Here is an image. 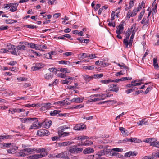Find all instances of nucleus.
Masks as SVG:
<instances>
[{
  "label": "nucleus",
  "mask_w": 159,
  "mask_h": 159,
  "mask_svg": "<svg viewBox=\"0 0 159 159\" xmlns=\"http://www.w3.org/2000/svg\"><path fill=\"white\" fill-rule=\"evenodd\" d=\"M134 2H133L132 1H130L129 3V5L128 7V9H130L134 5Z\"/></svg>",
  "instance_id": "5fc2aeb1"
},
{
  "label": "nucleus",
  "mask_w": 159,
  "mask_h": 159,
  "mask_svg": "<svg viewBox=\"0 0 159 159\" xmlns=\"http://www.w3.org/2000/svg\"><path fill=\"white\" fill-rule=\"evenodd\" d=\"M134 16L132 12L130 11H129L127 13V17L128 18V19H129L131 17Z\"/></svg>",
  "instance_id": "a18cd8bd"
},
{
  "label": "nucleus",
  "mask_w": 159,
  "mask_h": 159,
  "mask_svg": "<svg viewBox=\"0 0 159 159\" xmlns=\"http://www.w3.org/2000/svg\"><path fill=\"white\" fill-rule=\"evenodd\" d=\"M109 152V151H107L105 150H103L98 152L95 155V157L96 159L99 158V157H101V156L107 154Z\"/></svg>",
  "instance_id": "39448f33"
},
{
  "label": "nucleus",
  "mask_w": 159,
  "mask_h": 159,
  "mask_svg": "<svg viewBox=\"0 0 159 159\" xmlns=\"http://www.w3.org/2000/svg\"><path fill=\"white\" fill-rule=\"evenodd\" d=\"M152 138H146L143 141L147 143H150L152 141Z\"/></svg>",
  "instance_id": "de8ad7c7"
},
{
  "label": "nucleus",
  "mask_w": 159,
  "mask_h": 159,
  "mask_svg": "<svg viewBox=\"0 0 159 159\" xmlns=\"http://www.w3.org/2000/svg\"><path fill=\"white\" fill-rule=\"evenodd\" d=\"M141 23L143 24V26L145 25L148 26V25L149 24V19L147 20L146 17H143L141 21Z\"/></svg>",
  "instance_id": "aec40b11"
},
{
  "label": "nucleus",
  "mask_w": 159,
  "mask_h": 159,
  "mask_svg": "<svg viewBox=\"0 0 159 159\" xmlns=\"http://www.w3.org/2000/svg\"><path fill=\"white\" fill-rule=\"evenodd\" d=\"M137 124L139 126H142L144 125H147L148 122L146 120V119H143L141 121L137 122Z\"/></svg>",
  "instance_id": "4be33fe9"
},
{
  "label": "nucleus",
  "mask_w": 159,
  "mask_h": 159,
  "mask_svg": "<svg viewBox=\"0 0 159 159\" xmlns=\"http://www.w3.org/2000/svg\"><path fill=\"white\" fill-rule=\"evenodd\" d=\"M17 64V62L16 61H13L10 62L8 64L11 66H13Z\"/></svg>",
  "instance_id": "6e6d98bb"
},
{
  "label": "nucleus",
  "mask_w": 159,
  "mask_h": 159,
  "mask_svg": "<svg viewBox=\"0 0 159 159\" xmlns=\"http://www.w3.org/2000/svg\"><path fill=\"white\" fill-rule=\"evenodd\" d=\"M43 125L46 129L48 128L52 125V121L51 120L45 121L43 123Z\"/></svg>",
  "instance_id": "6ab92c4d"
},
{
  "label": "nucleus",
  "mask_w": 159,
  "mask_h": 159,
  "mask_svg": "<svg viewBox=\"0 0 159 159\" xmlns=\"http://www.w3.org/2000/svg\"><path fill=\"white\" fill-rule=\"evenodd\" d=\"M61 111L58 110H55L51 111L50 112V116H63L64 115L60 113Z\"/></svg>",
  "instance_id": "423d86ee"
},
{
  "label": "nucleus",
  "mask_w": 159,
  "mask_h": 159,
  "mask_svg": "<svg viewBox=\"0 0 159 159\" xmlns=\"http://www.w3.org/2000/svg\"><path fill=\"white\" fill-rule=\"evenodd\" d=\"M135 25L134 24L130 30L132 31V35H133V36H134L136 32V30L134 29V28L135 27Z\"/></svg>",
  "instance_id": "ea45409f"
},
{
  "label": "nucleus",
  "mask_w": 159,
  "mask_h": 159,
  "mask_svg": "<svg viewBox=\"0 0 159 159\" xmlns=\"http://www.w3.org/2000/svg\"><path fill=\"white\" fill-rule=\"evenodd\" d=\"M115 12L114 11H112V13H111V21H113V20L114 19H115V18H114V17H115Z\"/></svg>",
  "instance_id": "bf43d9fd"
},
{
  "label": "nucleus",
  "mask_w": 159,
  "mask_h": 159,
  "mask_svg": "<svg viewBox=\"0 0 159 159\" xmlns=\"http://www.w3.org/2000/svg\"><path fill=\"white\" fill-rule=\"evenodd\" d=\"M103 75L102 73H101L97 74H94L93 75L90 76L87 75H84L82 76L83 77V79L84 80H87V79H93L100 78L103 77Z\"/></svg>",
  "instance_id": "f03ea898"
},
{
  "label": "nucleus",
  "mask_w": 159,
  "mask_h": 159,
  "mask_svg": "<svg viewBox=\"0 0 159 159\" xmlns=\"http://www.w3.org/2000/svg\"><path fill=\"white\" fill-rule=\"evenodd\" d=\"M57 77H60L62 78H65L66 77V75L62 73H59L57 75Z\"/></svg>",
  "instance_id": "c03bdc74"
},
{
  "label": "nucleus",
  "mask_w": 159,
  "mask_h": 159,
  "mask_svg": "<svg viewBox=\"0 0 159 159\" xmlns=\"http://www.w3.org/2000/svg\"><path fill=\"white\" fill-rule=\"evenodd\" d=\"M86 125L84 124H78L76 125L74 127V129L75 130H81L85 129Z\"/></svg>",
  "instance_id": "0eeeda50"
},
{
  "label": "nucleus",
  "mask_w": 159,
  "mask_h": 159,
  "mask_svg": "<svg viewBox=\"0 0 159 159\" xmlns=\"http://www.w3.org/2000/svg\"><path fill=\"white\" fill-rule=\"evenodd\" d=\"M35 150L34 148H27L24 149L22 150V151L24 152H27L30 153V152H33Z\"/></svg>",
  "instance_id": "393cba45"
},
{
  "label": "nucleus",
  "mask_w": 159,
  "mask_h": 159,
  "mask_svg": "<svg viewBox=\"0 0 159 159\" xmlns=\"http://www.w3.org/2000/svg\"><path fill=\"white\" fill-rule=\"evenodd\" d=\"M141 140L139 139H138L135 138H131L129 139V142H134L135 143H139L140 142Z\"/></svg>",
  "instance_id": "c85d7f7f"
},
{
  "label": "nucleus",
  "mask_w": 159,
  "mask_h": 159,
  "mask_svg": "<svg viewBox=\"0 0 159 159\" xmlns=\"http://www.w3.org/2000/svg\"><path fill=\"white\" fill-rule=\"evenodd\" d=\"M26 49V46L24 45H20L15 46L14 45H11V48L10 50H12V51H10L11 53L14 55H19L20 52L19 50H24Z\"/></svg>",
  "instance_id": "f257e3e1"
},
{
  "label": "nucleus",
  "mask_w": 159,
  "mask_h": 159,
  "mask_svg": "<svg viewBox=\"0 0 159 159\" xmlns=\"http://www.w3.org/2000/svg\"><path fill=\"white\" fill-rule=\"evenodd\" d=\"M138 154V152L136 151H129L127 152L125 154L124 156L125 157H129L130 156H136Z\"/></svg>",
  "instance_id": "1a4fd4ad"
},
{
  "label": "nucleus",
  "mask_w": 159,
  "mask_h": 159,
  "mask_svg": "<svg viewBox=\"0 0 159 159\" xmlns=\"http://www.w3.org/2000/svg\"><path fill=\"white\" fill-rule=\"evenodd\" d=\"M58 82V80H55L52 83L49 84L48 86H52L54 85H56L57 84Z\"/></svg>",
  "instance_id": "3c124183"
},
{
  "label": "nucleus",
  "mask_w": 159,
  "mask_h": 159,
  "mask_svg": "<svg viewBox=\"0 0 159 159\" xmlns=\"http://www.w3.org/2000/svg\"><path fill=\"white\" fill-rule=\"evenodd\" d=\"M56 158H61V159H70L68 154L66 152L59 153L55 156Z\"/></svg>",
  "instance_id": "7ed1b4c3"
},
{
  "label": "nucleus",
  "mask_w": 159,
  "mask_h": 159,
  "mask_svg": "<svg viewBox=\"0 0 159 159\" xmlns=\"http://www.w3.org/2000/svg\"><path fill=\"white\" fill-rule=\"evenodd\" d=\"M36 66H33L31 67V70L33 71L37 70L40 68L41 67H39V66H40L41 65L40 63H36Z\"/></svg>",
  "instance_id": "5701e85b"
},
{
  "label": "nucleus",
  "mask_w": 159,
  "mask_h": 159,
  "mask_svg": "<svg viewBox=\"0 0 159 159\" xmlns=\"http://www.w3.org/2000/svg\"><path fill=\"white\" fill-rule=\"evenodd\" d=\"M64 36L65 37V38L66 37L70 39V40H72L73 39L72 38H71V35L70 34H66L64 35Z\"/></svg>",
  "instance_id": "0e129e2a"
},
{
  "label": "nucleus",
  "mask_w": 159,
  "mask_h": 159,
  "mask_svg": "<svg viewBox=\"0 0 159 159\" xmlns=\"http://www.w3.org/2000/svg\"><path fill=\"white\" fill-rule=\"evenodd\" d=\"M60 71L61 72L65 73H68L67 72V69L66 68H60Z\"/></svg>",
  "instance_id": "8fccbe9b"
},
{
  "label": "nucleus",
  "mask_w": 159,
  "mask_h": 159,
  "mask_svg": "<svg viewBox=\"0 0 159 159\" xmlns=\"http://www.w3.org/2000/svg\"><path fill=\"white\" fill-rule=\"evenodd\" d=\"M136 80H134L132 82L131 84H129L127 85V86L128 87H131L133 86H134L137 85H140L142 83L141 82H139L138 83H135L136 82Z\"/></svg>",
  "instance_id": "a211bd4d"
},
{
  "label": "nucleus",
  "mask_w": 159,
  "mask_h": 159,
  "mask_svg": "<svg viewBox=\"0 0 159 159\" xmlns=\"http://www.w3.org/2000/svg\"><path fill=\"white\" fill-rule=\"evenodd\" d=\"M83 100V98H81L80 97L74 98L72 99L70 101L71 102H75L76 103H79L82 102Z\"/></svg>",
  "instance_id": "2eb2a0df"
},
{
  "label": "nucleus",
  "mask_w": 159,
  "mask_h": 159,
  "mask_svg": "<svg viewBox=\"0 0 159 159\" xmlns=\"http://www.w3.org/2000/svg\"><path fill=\"white\" fill-rule=\"evenodd\" d=\"M73 143L72 141H66L62 143H58V146L59 147L66 146L67 145L72 144Z\"/></svg>",
  "instance_id": "9b49d317"
},
{
  "label": "nucleus",
  "mask_w": 159,
  "mask_h": 159,
  "mask_svg": "<svg viewBox=\"0 0 159 159\" xmlns=\"http://www.w3.org/2000/svg\"><path fill=\"white\" fill-rule=\"evenodd\" d=\"M48 70L50 72H52L56 73L57 71V70L55 68H49Z\"/></svg>",
  "instance_id": "4d7b16f0"
},
{
  "label": "nucleus",
  "mask_w": 159,
  "mask_h": 159,
  "mask_svg": "<svg viewBox=\"0 0 159 159\" xmlns=\"http://www.w3.org/2000/svg\"><path fill=\"white\" fill-rule=\"evenodd\" d=\"M5 22L7 24H11L14 23H16L17 21L14 20L9 19L6 20Z\"/></svg>",
  "instance_id": "c756f323"
},
{
  "label": "nucleus",
  "mask_w": 159,
  "mask_h": 159,
  "mask_svg": "<svg viewBox=\"0 0 159 159\" xmlns=\"http://www.w3.org/2000/svg\"><path fill=\"white\" fill-rule=\"evenodd\" d=\"M113 156H116L120 158L121 157H123V156H122V155H120V154L118 153H116V152L114 153L113 154Z\"/></svg>",
  "instance_id": "680f3d73"
},
{
  "label": "nucleus",
  "mask_w": 159,
  "mask_h": 159,
  "mask_svg": "<svg viewBox=\"0 0 159 159\" xmlns=\"http://www.w3.org/2000/svg\"><path fill=\"white\" fill-rule=\"evenodd\" d=\"M76 153H80L83 150V149L82 148H77L76 147Z\"/></svg>",
  "instance_id": "052dcab7"
},
{
  "label": "nucleus",
  "mask_w": 159,
  "mask_h": 159,
  "mask_svg": "<svg viewBox=\"0 0 159 159\" xmlns=\"http://www.w3.org/2000/svg\"><path fill=\"white\" fill-rule=\"evenodd\" d=\"M58 63L60 64H68V65H69L70 64V62L69 61H65L64 60L59 61L58 62Z\"/></svg>",
  "instance_id": "58836bf2"
},
{
  "label": "nucleus",
  "mask_w": 159,
  "mask_h": 159,
  "mask_svg": "<svg viewBox=\"0 0 159 159\" xmlns=\"http://www.w3.org/2000/svg\"><path fill=\"white\" fill-rule=\"evenodd\" d=\"M18 68L16 67H9V70L11 71H14L15 72H17L18 71Z\"/></svg>",
  "instance_id": "79ce46f5"
},
{
  "label": "nucleus",
  "mask_w": 159,
  "mask_h": 159,
  "mask_svg": "<svg viewBox=\"0 0 159 159\" xmlns=\"http://www.w3.org/2000/svg\"><path fill=\"white\" fill-rule=\"evenodd\" d=\"M31 86V84L30 83H25L24 84L23 87L24 88H26L28 87H30Z\"/></svg>",
  "instance_id": "338daca9"
},
{
  "label": "nucleus",
  "mask_w": 159,
  "mask_h": 159,
  "mask_svg": "<svg viewBox=\"0 0 159 159\" xmlns=\"http://www.w3.org/2000/svg\"><path fill=\"white\" fill-rule=\"evenodd\" d=\"M152 87L151 86H149L147 88L146 90L144 92L145 94H147L150 91H151L152 89Z\"/></svg>",
  "instance_id": "09e8293b"
},
{
  "label": "nucleus",
  "mask_w": 159,
  "mask_h": 159,
  "mask_svg": "<svg viewBox=\"0 0 159 159\" xmlns=\"http://www.w3.org/2000/svg\"><path fill=\"white\" fill-rule=\"evenodd\" d=\"M117 84H112L109 85L110 90L116 92H117L119 90V88L117 87Z\"/></svg>",
  "instance_id": "6e6552de"
},
{
  "label": "nucleus",
  "mask_w": 159,
  "mask_h": 159,
  "mask_svg": "<svg viewBox=\"0 0 159 159\" xmlns=\"http://www.w3.org/2000/svg\"><path fill=\"white\" fill-rule=\"evenodd\" d=\"M14 5L15 6H12L10 9V11L11 12H14L17 10V7L18 4L17 3H15Z\"/></svg>",
  "instance_id": "bb28decb"
},
{
  "label": "nucleus",
  "mask_w": 159,
  "mask_h": 159,
  "mask_svg": "<svg viewBox=\"0 0 159 159\" xmlns=\"http://www.w3.org/2000/svg\"><path fill=\"white\" fill-rule=\"evenodd\" d=\"M132 33V31H130V30H129L127 34V36L123 40V43L124 45H127L128 43L127 42V40H128L129 38V37L130 35Z\"/></svg>",
  "instance_id": "4468645a"
},
{
  "label": "nucleus",
  "mask_w": 159,
  "mask_h": 159,
  "mask_svg": "<svg viewBox=\"0 0 159 159\" xmlns=\"http://www.w3.org/2000/svg\"><path fill=\"white\" fill-rule=\"evenodd\" d=\"M139 11V10L137 8H135L133 10V11L132 12L134 16L136 15L137 12Z\"/></svg>",
  "instance_id": "603ef678"
},
{
  "label": "nucleus",
  "mask_w": 159,
  "mask_h": 159,
  "mask_svg": "<svg viewBox=\"0 0 159 159\" xmlns=\"http://www.w3.org/2000/svg\"><path fill=\"white\" fill-rule=\"evenodd\" d=\"M60 137L59 136H55L53 137H52V139L53 141H55L56 140H58L59 138Z\"/></svg>",
  "instance_id": "e2e57ef3"
},
{
  "label": "nucleus",
  "mask_w": 159,
  "mask_h": 159,
  "mask_svg": "<svg viewBox=\"0 0 159 159\" xmlns=\"http://www.w3.org/2000/svg\"><path fill=\"white\" fill-rule=\"evenodd\" d=\"M55 54V52L52 51H51L50 53H48L47 54V56H49V57H47V58L52 59V55H53Z\"/></svg>",
  "instance_id": "4c0bfd02"
},
{
  "label": "nucleus",
  "mask_w": 159,
  "mask_h": 159,
  "mask_svg": "<svg viewBox=\"0 0 159 159\" xmlns=\"http://www.w3.org/2000/svg\"><path fill=\"white\" fill-rule=\"evenodd\" d=\"M8 28L9 27L7 26L2 25L0 26V30H7Z\"/></svg>",
  "instance_id": "13d9d810"
},
{
  "label": "nucleus",
  "mask_w": 159,
  "mask_h": 159,
  "mask_svg": "<svg viewBox=\"0 0 159 159\" xmlns=\"http://www.w3.org/2000/svg\"><path fill=\"white\" fill-rule=\"evenodd\" d=\"M37 154H34L33 155L29 156V158L30 159H37L38 158Z\"/></svg>",
  "instance_id": "49530a36"
},
{
  "label": "nucleus",
  "mask_w": 159,
  "mask_h": 159,
  "mask_svg": "<svg viewBox=\"0 0 159 159\" xmlns=\"http://www.w3.org/2000/svg\"><path fill=\"white\" fill-rule=\"evenodd\" d=\"M17 109L18 108L11 109V113L12 114H13L16 112L18 113V111Z\"/></svg>",
  "instance_id": "69168bd1"
},
{
  "label": "nucleus",
  "mask_w": 159,
  "mask_h": 159,
  "mask_svg": "<svg viewBox=\"0 0 159 159\" xmlns=\"http://www.w3.org/2000/svg\"><path fill=\"white\" fill-rule=\"evenodd\" d=\"M51 107V104L50 103H46L43 104V105L41 107V109L43 110H45L49 109Z\"/></svg>",
  "instance_id": "ddd939ff"
},
{
  "label": "nucleus",
  "mask_w": 159,
  "mask_h": 159,
  "mask_svg": "<svg viewBox=\"0 0 159 159\" xmlns=\"http://www.w3.org/2000/svg\"><path fill=\"white\" fill-rule=\"evenodd\" d=\"M23 152H24L22 151V150L19 153L20 156L24 157L25 156L27 155V154L25 153H24Z\"/></svg>",
  "instance_id": "774afa93"
},
{
  "label": "nucleus",
  "mask_w": 159,
  "mask_h": 159,
  "mask_svg": "<svg viewBox=\"0 0 159 159\" xmlns=\"http://www.w3.org/2000/svg\"><path fill=\"white\" fill-rule=\"evenodd\" d=\"M123 80H101L100 82L101 83L104 84H109L111 82L118 83L120 81H123Z\"/></svg>",
  "instance_id": "f8f14e48"
},
{
  "label": "nucleus",
  "mask_w": 159,
  "mask_h": 159,
  "mask_svg": "<svg viewBox=\"0 0 159 159\" xmlns=\"http://www.w3.org/2000/svg\"><path fill=\"white\" fill-rule=\"evenodd\" d=\"M120 130L123 135L126 136L128 135L127 130H126L125 128L123 127H120Z\"/></svg>",
  "instance_id": "b1692460"
},
{
  "label": "nucleus",
  "mask_w": 159,
  "mask_h": 159,
  "mask_svg": "<svg viewBox=\"0 0 159 159\" xmlns=\"http://www.w3.org/2000/svg\"><path fill=\"white\" fill-rule=\"evenodd\" d=\"M53 76V75L51 72L47 73L44 76L45 78L46 79H51Z\"/></svg>",
  "instance_id": "a878e982"
},
{
  "label": "nucleus",
  "mask_w": 159,
  "mask_h": 159,
  "mask_svg": "<svg viewBox=\"0 0 159 159\" xmlns=\"http://www.w3.org/2000/svg\"><path fill=\"white\" fill-rule=\"evenodd\" d=\"M93 144V142L92 141H86L85 142L83 143V142H81V145H83L84 146H89L90 145Z\"/></svg>",
  "instance_id": "473e14b6"
},
{
  "label": "nucleus",
  "mask_w": 159,
  "mask_h": 159,
  "mask_svg": "<svg viewBox=\"0 0 159 159\" xmlns=\"http://www.w3.org/2000/svg\"><path fill=\"white\" fill-rule=\"evenodd\" d=\"M93 149L90 147H88L84 150L83 153L84 154H86L88 153H90L93 152Z\"/></svg>",
  "instance_id": "dca6fc26"
},
{
  "label": "nucleus",
  "mask_w": 159,
  "mask_h": 159,
  "mask_svg": "<svg viewBox=\"0 0 159 159\" xmlns=\"http://www.w3.org/2000/svg\"><path fill=\"white\" fill-rule=\"evenodd\" d=\"M25 120L26 122L28 121H34L35 120L36 121L37 120V119L35 118H25Z\"/></svg>",
  "instance_id": "37998d69"
},
{
  "label": "nucleus",
  "mask_w": 159,
  "mask_h": 159,
  "mask_svg": "<svg viewBox=\"0 0 159 159\" xmlns=\"http://www.w3.org/2000/svg\"><path fill=\"white\" fill-rule=\"evenodd\" d=\"M0 137H1L2 140L6 139H12L13 137V136L11 135H3V136H0Z\"/></svg>",
  "instance_id": "cd10ccee"
},
{
  "label": "nucleus",
  "mask_w": 159,
  "mask_h": 159,
  "mask_svg": "<svg viewBox=\"0 0 159 159\" xmlns=\"http://www.w3.org/2000/svg\"><path fill=\"white\" fill-rule=\"evenodd\" d=\"M83 106L81 105H77L76 106H73L72 107L73 109H80L81 107H82Z\"/></svg>",
  "instance_id": "864d4df0"
},
{
  "label": "nucleus",
  "mask_w": 159,
  "mask_h": 159,
  "mask_svg": "<svg viewBox=\"0 0 159 159\" xmlns=\"http://www.w3.org/2000/svg\"><path fill=\"white\" fill-rule=\"evenodd\" d=\"M70 127H67L66 125L62 126L59 128V129H61V132L62 133L64 132V131L66 129L70 128Z\"/></svg>",
  "instance_id": "72a5a7b5"
},
{
  "label": "nucleus",
  "mask_w": 159,
  "mask_h": 159,
  "mask_svg": "<svg viewBox=\"0 0 159 159\" xmlns=\"http://www.w3.org/2000/svg\"><path fill=\"white\" fill-rule=\"evenodd\" d=\"M145 11L143 10L142 11H141L139 15L138 16V21H139L140 20H141L143 16L144 15V14L145 13Z\"/></svg>",
  "instance_id": "c9c22d12"
},
{
  "label": "nucleus",
  "mask_w": 159,
  "mask_h": 159,
  "mask_svg": "<svg viewBox=\"0 0 159 159\" xmlns=\"http://www.w3.org/2000/svg\"><path fill=\"white\" fill-rule=\"evenodd\" d=\"M10 48L8 49V50H7V49H1L0 50V52L2 53H7V52H10V51H12V50H10Z\"/></svg>",
  "instance_id": "a19ab883"
},
{
  "label": "nucleus",
  "mask_w": 159,
  "mask_h": 159,
  "mask_svg": "<svg viewBox=\"0 0 159 159\" xmlns=\"http://www.w3.org/2000/svg\"><path fill=\"white\" fill-rule=\"evenodd\" d=\"M28 45H29L31 48H35L36 50H40L39 47L37 46L36 44L35 43H29L28 44Z\"/></svg>",
  "instance_id": "412c9836"
},
{
  "label": "nucleus",
  "mask_w": 159,
  "mask_h": 159,
  "mask_svg": "<svg viewBox=\"0 0 159 159\" xmlns=\"http://www.w3.org/2000/svg\"><path fill=\"white\" fill-rule=\"evenodd\" d=\"M24 27H26L29 29H34L36 28L37 27V26L36 25H26L24 26Z\"/></svg>",
  "instance_id": "f704fd0d"
},
{
  "label": "nucleus",
  "mask_w": 159,
  "mask_h": 159,
  "mask_svg": "<svg viewBox=\"0 0 159 159\" xmlns=\"http://www.w3.org/2000/svg\"><path fill=\"white\" fill-rule=\"evenodd\" d=\"M70 148L69 150V152L72 153H76V147L74 146V147L70 146Z\"/></svg>",
  "instance_id": "2f4dec72"
},
{
  "label": "nucleus",
  "mask_w": 159,
  "mask_h": 159,
  "mask_svg": "<svg viewBox=\"0 0 159 159\" xmlns=\"http://www.w3.org/2000/svg\"><path fill=\"white\" fill-rule=\"evenodd\" d=\"M58 133L59 136L60 137H62L66 136H68L70 134L69 132H64L61 133H60L59 132Z\"/></svg>",
  "instance_id": "7c9ffc66"
},
{
  "label": "nucleus",
  "mask_w": 159,
  "mask_h": 159,
  "mask_svg": "<svg viewBox=\"0 0 159 159\" xmlns=\"http://www.w3.org/2000/svg\"><path fill=\"white\" fill-rule=\"evenodd\" d=\"M134 36H133V35H132L130 37V38L129 41V42L128 40H127V44L125 45V48H127L128 47V45L129 46V48L131 47L132 45V42L133 41V39L134 38Z\"/></svg>",
  "instance_id": "f3484780"
},
{
  "label": "nucleus",
  "mask_w": 159,
  "mask_h": 159,
  "mask_svg": "<svg viewBox=\"0 0 159 159\" xmlns=\"http://www.w3.org/2000/svg\"><path fill=\"white\" fill-rule=\"evenodd\" d=\"M18 147H16V148H12V149H9L7 150V152L9 153H14L15 152L16 150L18 148Z\"/></svg>",
  "instance_id": "e433bc0d"
},
{
  "label": "nucleus",
  "mask_w": 159,
  "mask_h": 159,
  "mask_svg": "<svg viewBox=\"0 0 159 159\" xmlns=\"http://www.w3.org/2000/svg\"><path fill=\"white\" fill-rule=\"evenodd\" d=\"M123 22H122L121 24L119 25L117 27L116 29V31L117 34H121L122 32V30L123 29V25L122 23Z\"/></svg>",
  "instance_id": "9d476101"
},
{
  "label": "nucleus",
  "mask_w": 159,
  "mask_h": 159,
  "mask_svg": "<svg viewBox=\"0 0 159 159\" xmlns=\"http://www.w3.org/2000/svg\"><path fill=\"white\" fill-rule=\"evenodd\" d=\"M50 133L46 129H41L38 130L37 134V135L40 136H48L50 134Z\"/></svg>",
  "instance_id": "20e7f679"
}]
</instances>
